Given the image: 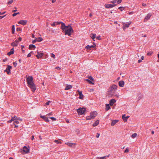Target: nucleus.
Wrapping results in <instances>:
<instances>
[{
  "mask_svg": "<svg viewBox=\"0 0 159 159\" xmlns=\"http://www.w3.org/2000/svg\"><path fill=\"white\" fill-rule=\"evenodd\" d=\"M57 24H61V29L62 30V32H64L65 35H68L70 36L71 34L74 31L71 26L70 25L66 26L62 22H57Z\"/></svg>",
  "mask_w": 159,
  "mask_h": 159,
  "instance_id": "f257e3e1",
  "label": "nucleus"
},
{
  "mask_svg": "<svg viewBox=\"0 0 159 159\" xmlns=\"http://www.w3.org/2000/svg\"><path fill=\"white\" fill-rule=\"evenodd\" d=\"M26 81L28 86L31 88L32 91L34 92L36 90L35 84L33 82V78L32 76H29L26 78Z\"/></svg>",
  "mask_w": 159,
  "mask_h": 159,
  "instance_id": "f03ea898",
  "label": "nucleus"
},
{
  "mask_svg": "<svg viewBox=\"0 0 159 159\" xmlns=\"http://www.w3.org/2000/svg\"><path fill=\"white\" fill-rule=\"evenodd\" d=\"M117 86L115 84L112 85L108 89V92L111 97H114V96L118 98L119 95L118 94H115V92L117 89Z\"/></svg>",
  "mask_w": 159,
  "mask_h": 159,
  "instance_id": "7ed1b4c3",
  "label": "nucleus"
},
{
  "mask_svg": "<svg viewBox=\"0 0 159 159\" xmlns=\"http://www.w3.org/2000/svg\"><path fill=\"white\" fill-rule=\"evenodd\" d=\"M97 115V112L96 111H94L90 113V115L87 117L86 119L87 120H91L94 119Z\"/></svg>",
  "mask_w": 159,
  "mask_h": 159,
  "instance_id": "20e7f679",
  "label": "nucleus"
},
{
  "mask_svg": "<svg viewBox=\"0 0 159 159\" xmlns=\"http://www.w3.org/2000/svg\"><path fill=\"white\" fill-rule=\"evenodd\" d=\"M86 111V109L84 107L79 108L77 109V111L79 115H83L84 114Z\"/></svg>",
  "mask_w": 159,
  "mask_h": 159,
  "instance_id": "39448f33",
  "label": "nucleus"
},
{
  "mask_svg": "<svg viewBox=\"0 0 159 159\" xmlns=\"http://www.w3.org/2000/svg\"><path fill=\"white\" fill-rule=\"evenodd\" d=\"M131 23V21H129L126 23H123V29L124 30L126 28L129 27Z\"/></svg>",
  "mask_w": 159,
  "mask_h": 159,
  "instance_id": "423d86ee",
  "label": "nucleus"
},
{
  "mask_svg": "<svg viewBox=\"0 0 159 159\" xmlns=\"http://www.w3.org/2000/svg\"><path fill=\"white\" fill-rule=\"evenodd\" d=\"M43 53L40 52H39L38 51H37V55H36V57L38 59L41 58L43 56Z\"/></svg>",
  "mask_w": 159,
  "mask_h": 159,
  "instance_id": "0eeeda50",
  "label": "nucleus"
},
{
  "mask_svg": "<svg viewBox=\"0 0 159 159\" xmlns=\"http://www.w3.org/2000/svg\"><path fill=\"white\" fill-rule=\"evenodd\" d=\"M116 5V4H106L105 5V7L107 8H112Z\"/></svg>",
  "mask_w": 159,
  "mask_h": 159,
  "instance_id": "6e6552de",
  "label": "nucleus"
},
{
  "mask_svg": "<svg viewBox=\"0 0 159 159\" xmlns=\"http://www.w3.org/2000/svg\"><path fill=\"white\" fill-rule=\"evenodd\" d=\"M30 151V148L26 146H24L23 148V151L25 153L29 152Z\"/></svg>",
  "mask_w": 159,
  "mask_h": 159,
  "instance_id": "1a4fd4ad",
  "label": "nucleus"
},
{
  "mask_svg": "<svg viewBox=\"0 0 159 159\" xmlns=\"http://www.w3.org/2000/svg\"><path fill=\"white\" fill-rule=\"evenodd\" d=\"M27 22V21L25 20H21L19 21L18 22V24H20L23 25H25Z\"/></svg>",
  "mask_w": 159,
  "mask_h": 159,
  "instance_id": "9d476101",
  "label": "nucleus"
},
{
  "mask_svg": "<svg viewBox=\"0 0 159 159\" xmlns=\"http://www.w3.org/2000/svg\"><path fill=\"white\" fill-rule=\"evenodd\" d=\"M152 14L150 13H148L147 15L145 16L144 18V21L145 22L147 21L151 16Z\"/></svg>",
  "mask_w": 159,
  "mask_h": 159,
  "instance_id": "9b49d317",
  "label": "nucleus"
},
{
  "mask_svg": "<svg viewBox=\"0 0 159 159\" xmlns=\"http://www.w3.org/2000/svg\"><path fill=\"white\" fill-rule=\"evenodd\" d=\"M65 144L67 145L68 146L70 147H75V145H76V144L75 143L69 142L66 143Z\"/></svg>",
  "mask_w": 159,
  "mask_h": 159,
  "instance_id": "f8f14e48",
  "label": "nucleus"
},
{
  "mask_svg": "<svg viewBox=\"0 0 159 159\" xmlns=\"http://www.w3.org/2000/svg\"><path fill=\"white\" fill-rule=\"evenodd\" d=\"M116 102V100L114 99H112L110 100L109 104L110 106H112L114 103Z\"/></svg>",
  "mask_w": 159,
  "mask_h": 159,
  "instance_id": "ddd939ff",
  "label": "nucleus"
},
{
  "mask_svg": "<svg viewBox=\"0 0 159 159\" xmlns=\"http://www.w3.org/2000/svg\"><path fill=\"white\" fill-rule=\"evenodd\" d=\"M78 91L79 92V98L80 99H83L84 97V96L82 94V91H80L79 90Z\"/></svg>",
  "mask_w": 159,
  "mask_h": 159,
  "instance_id": "4468645a",
  "label": "nucleus"
},
{
  "mask_svg": "<svg viewBox=\"0 0 159 159\" xmlns=\"http://www.w3.org/2000/svg\"><path fill=\"white\" fill-rule=\"evenodd\" d=\"M129 117V116H126L125 114H124L122 116V118L125 122L127 121V119Z\"/></svg>",
  "mask_w": 159,
  "mask_h": 159,
  "instance_id": "2eb2a0df",
  "label": "nucleus"
},
{
  "mask_svg": "<svg viewBox=\"0 0 159 159\" xmlns=\"http://www.w3.org/2000/svg\"><path fill=\"white\" fill-rule=\"evenodd\" d=\"M119 85L121 87H123L124 85V82L123 81H120L118 82Z\"/></svg>",
  "mask_w": 159,
  "mask_h": 159,
  "instance_id": "dca6fc26",
  "label": "nucleus"
},
{
  "mask_svg": "<svg viewBox=\"0 0 159 159\" xmlns=\"http://www.w3.org/2000/svg\"><path fill=\"white\" fill-rule=\"evenodd\" d=\"M95 45H91L90 46L88 45L86 46L85 48L87 49L90 50L91 48H94L95 46Z\"/></svg>",
  "mask_w": 159,
  "mask_h": 159,
  "instance_id": "f3484780",
  "label": "nucleus"
},
{
  "mask_svg": "<svg viewBox=\"0 0 159 159\" xmlns=\"http://www.w3.org/2000/svg\"><path fill=\"white\" fill-rule=\"evenodd\" d=\"M14 48H12L11 49L10 52H8L7 54L9 56H10L11 55L13 54L14 53Z\"/></svg>",
  "mask_w": 159,
  "mask_h": 159,
  "instance_id": "a211bd4d",
  "label": "nucleus"
},
{
  "mask_svg": "<svg viewBox=\"0 0 159 159\" xmlns=\"http://www.w3.org/2000/svg\"><path fill=\"white\" fill-rule=\"evenodd\" d=\"M41 118L44 119V120H45V121L47 122H48L49 121V120L48 119V118L46 117L45 116H41Z\"/></svg>",
  "mask_w": 159,
  "mask_h": 159,
  "instance_id": "6ab92c4d",
  "label": "nucleus"
},
{
  "mask_svg": "<svg viewBox=\"0 0 159 159\" xmlns=\"http://www.w3.org/2000/svg\"><path fill=\"white\" fill-rule=\"evenodd\" d=\"M72 85H67L65 89V90H69V89H71L72 88Z\"/></svg>",
  "mask_w": 159,
  "mask_h": 159,
  "instance_id": "aec40b11",
  "label": "nucleus"
},
{
  "mask_svg": "<svg viewBox=\"0 0 159 159\" xmlns=\"http://www.w3.org/2000/svg\"><path fill=\"white\" fill-rule=\"evenodd\" d=\"M99 120H96L95 122V123L93 124V127L96 126L99 124Z\"/></svg>",
  "mask_w": 159,
  "mask_h": 159,
  "instance_id": "412c9836",
  "label": "nucleus"
},
{
  "mask_svg": "<svg viewBox=\"0 0 159 159\" xmlns=\"http://www.w3.org/2000/svg\"><path fill=\"white\" fill-rule=\"evenodd\" d=\"M118 122V120H113L111 123V126H114L115 125L117 122Z\"/></svg>",
  "mask_w": 159,
  "mask_h": 159,
  "instance_id": "4be33fe9",
  "label": "nucleus"
},
{
  "mask_svg": "<svg viewBox=\"0 0 159 159\" xmlns=\"http://www.w3.org/2000/svg\"><path fill=\"white\" fill-rule=\"evenodd\" d=\"M35 39L36 40V42H40L42 41L43 40V39L41 37L36 38Z\"/></svg>",
  "mask_w": 159,
  "mask_h": 159,
  "instance_id": "5701e85b",
  "label": "nucleus"
},
{
  "mask_svg": "<svg viewBox=\"0 0 159 159\" xmlns=\"http://www.w3.org/2000/svg\"><path fill=\"white\" fill-rule=\"evenodd\" d=\"M110 104H106V111H108L111 108V107L109 106Z\"/></svg>",
  "mask_w": 159,
  "mask_h": 159,
  "instance_id": "b1692460",
  "label": "nucleus"
},
{
  "mask_svg": "<svg viewBox=\"0 0 159 159\" xmlns=\"http://www.w3.org/2000/svg\"><path fill=\"white\" fill-rule=\"evenodd\" d=\"M35 46L33 44H30L29 46V49H30L32 48H34V49H35Z\"/></svg>",
  "mask_w": 159,
  "mask_h": 159,
  "instance_id": "393cba45",
  "label": "nucleus"
},
{
  "mask_svg": "<svg viewBox=\"0 0 159 159\" xmlns=\"http://www.w3.org/2000/svg\"><path fill=\"white\" fill-rule=\"evenodd\" d=\"M86 80L88 82V83L89 84H94V83L92 81V80H90L89 79H86Z\"/></svg>",
  "mask_w": 159,
  "mask_h": 159,
  "instance_id": "a878e982",
  "label": "nucleus"
},
{
  "mask_svg": "<svg viewBox=\"0 0 159 159\" xmlns=\"http://www.w3.org/2000/svg\"><path fill=\"white\" fill-rule=\"evenodd\" d=\"M54 142L57 144H61L62 143L61 140L60 139H58V140H55Z\"/></svg>",
  "mask_w": 159,
  "mask_h": 159,
  "instance_id": "bb28decb",
  "label": "nucleus"
},
{
  "mask_svg": "<svg viewBox=\"0 0 159 159\" xmlns=\"http://www.w3.org/2000/svg\"><path fill=\"white\" fill-rule=\"evenodd\" d=\"M18 45V43L15 42V41L11 43V45L13 47L17 46Z\"/></svg>",
  "mask_w": 159,
  "mask_h": 159,
  "instance_id": "cd10ccee",
  "label": "nucleus"
},
{
  "mask_svg": "<svg viewBox=\"0 0 159 159\" xmlns=\"http://www.w3.org/2000/svg\"><path fill=\"white\" fill-rule=\"evenodd\" d=\"M54 22L53 23L51 24V25L52 26H55L56 25H59V24H57V22Z\"/></svg>",
  "mask_w": 159,
  "mask_h": 159,
  "instance_id": "c85d7f7f",
  "label": "nucleus"
},
{
  "mask_svg": "<svg viewBox=\"0 0 159 159\" xmlns=\"http://www.w3.org/2000/svg\"><path fill=\"white\" fill-rule=\"evenodd\" d=\"M15 31V25H12V33L13 34H14V33Z\"/></svg>",
  "mask_w": 159,
  "mask_h": 159,
  "instance_id": "c756f323",
  "label": "nucleus"
},
{
  "mask_svg": "<svg viewBox=\"0 0 159 159\" xmlns=\"http://www.w3.org/2000/svg\"><path fill=\"white\" fill-rule=\"evenodd\" d=\"M19 123V122L18 120H14L13 121V124L14 125H15L18 124Z\"/></svg>",
  "mask_w": 159,
  "mask_h": 159,
  "instance_id": "7c9ffc66",
  "label": "nucleus"
},
{
  "mask_svg": "<svg viewBox=\"0 0 159 159\" xmlns=\"http://www.w3.org/2000/svg\"><path fill=\"white\" fill-rule=\"evenodd\" d=\"M90 37L91 38L93 39L94 41H95V40L94 39L96 37V34H92L90 36Z\"/></svg>",
  "mask_w": 159,
  "mask_h": 159,
  "instance_id": "2f4dec72",
  "label": "nucleus"
},
{
  "mask_svg": "<svg viewBox=\"0 0 159 159\" xmlns=\"http://www.w3.org/2000/svg\"><path fill=\"white\" fill-rule=\"evenodd\" d=\"M137 135V134L136 133H134L132 135L131 137L133 138H134L136 137Z\"/></svg>",
  "mask_w": 159,
  "mask_h": 159,
  "instance_id": "473e14b6",
  "label": "nucleus"
},
{
  "mask_svg": "<svg viewBox=\"0 0 159 159\" xmlns=\"http://www.w3.org/2000/svg\"><path fill=\"white\" fill-rule=\"evenodd\" d=\"M5 71L8 74H9L11 73L10 70L7 69H6L5 70Z\"/></svg>",
  "mask_w": 159,
  "mask_h": 159,
  "instance_id": "72a5a7b5",
  "label": "nucleus"
},
{
  "mask_svg": "<svg viewBox=\"0 0 159 159\" xmlns=\"http://www.w3.org/2000/svg\"><path fill=\"white\" fill-rule=\"evenodd\" d=\"M106 156H105L103 157H97V159H106Z\"/></svg>",
  "mask_w": 159,
  "mask_h": 159,
  "instance_id": "f704fd0d",
  "label": "nucleus"
},
{
  "mask_svg": "<svg viewBox=\"0 0 159 159\" xmlns=\"http://www.w3.org/2000/svg\"><path fill=\"white\" fill-rule=\"evenodd\" d=\"M20 14V13L19 12H18L17 13H13L12 15V16H15L17 15Z\"/></svg>",
  "mask_w": 159,
  "mask_h": 159,
  "instance_id": "c9c22d12",
  "label": "nucleus"
},
{
  "mask_svg": "<svg viewBox=\"0 0 159 159\" xmlns=\"http://www.w3.org/2000/svg\"><path fill=\"white\" fill-rule=\"evenodd\" d=\"M11 68H12V66H10V65H8L7 67V68L6 69L9 70H10V69H11Z\"/></svg>",
  "mask_w": 159,
  "mask_h": 159,
  "instance_id": "e433bc0d",
  "label": "nucleus"
},
{
  "mask_svg": "<svg viewBox=\"0 0 159 159\" xmlns=\"http://www.w3.org/2000/svg\"><path fill=\"white\" fill-rule=\"evenodd\" d=\"M11 118H13L14 120H17V117L16 116H14L13 117H12Z\"/></svg>",
  "mask_w": 159,
  "mask_h": 159,
  "instance_id": "4c0bfd02",
  "label": "nucleus"
},
{
  "mask_svg": "<svg viewBox=\"0 0 159 159\" xmlns=\"http://www.w3.org/2000/svg\"><path fill=\"white\" fill-rule=\"evenodd\" d=\"M153 52H148L147 53V55L148 56H150L152 54Z\"/></svg>",
  "mask_w": 159,
  "mask_h": 159,
  "instance_id": "58836bf2",
  "label": "nucleus"
},
{
  "mask_svg": "<svg viewBox=\"0 0 159 159\" xmlns=\"http://www.w3.org/2000/svg\"><path fill=\"white\" fill-rule=\"evenodd\" d=\"M51 57H52L54 59L55 58V55L53 53H51Z\"/></svg>",
  "mask_w": 159,
  "mask_h": 159,
  "instance_id": "ea45409f",
  "label": "nucleus"
},
{
  "mask_svg": "<svg viewBox=\"0 0 159 159\" xmlns=\"http://www.w3.org/2000/svg\"><path fill=\"white\" fill-rule=\"evenodd\" d=\"M51 102H52L51 101H49L45 103V105L47 106L49 105L50 103H51Z\"/></svg>",
  "mask_w": 159,
  "mask_h": 159,
  "instance_id": "a19ab883",
  "label": "nucleus"
},
{
  "mask_svg": "<svg viewBox=\"0 0 159 159\" xmlns=\"http://www.w3.org/2000/svg\"><path fill=\"white\" fill-rule=\"evenodd\" d=\"M33 52H30V53H29L28 55H27V57H30L31 56V53H33Z\"/></svg>",
  "mask_w": 159,
  "mask_h": 159,
  "instance_id": "79ce46f5",
  "label": "nucleus"
},
{
  "mask_svg": "<svg viewBox=\"0 0 159 159\" xmlns=\"http://www.w3.org/2000/svg\"><path fill=\"white\" fill-rule=\"evenodd\" d=\"M142 98V95H139L138 97V100H139L141 99Z\"/></svg>",
  "mask_w": 159,
  "mask_h": 159,
  "instance_id": "37998d69",
  "label": "nucleus"
},
{
  "mask_svg": "<svg viewBox=\"0 0 159 159\" xmlns=\"http://www.w3.org/2000/svg\"><path fill=\"white\" fill-rule=\"evenodd\" d=\"M88 79H89V80H91L92 81H93V77L91 76H89Z\"/></svg>",
  "mask_w": 159,
  "mask_h": 159,
  "instance_id": "c03bdc74",
  "label": "nucleus"
},
{
  "mask_svg": "<svg viewBox=\"0 0 159 159\" xmlns=\"http://www.w3.org/2000/svg\"><path fill=\"white\" fill-rule=\"evenodd\" d=\"M117 2V0H113L111 1V3H112L113 4H115Z\"/></svg>",
  "mask_w": 159,
  "mask_h": 159,
  "instance_id": "a18cd8bd",
  "label": "nucleus"
},
{
  "mask_svg": "<svg viewBox=\"0 0 159 159\" xmlns=\"http://www.w3.org/2000/svg\"><path fill=\"white\" fill-rule=\"evenodd\" d=\"M50 119H52L53 120H56V119L54 117H51L50 118Z\"/></svg>",
  "mask_w": 159,
  "mask_h": 159,
  "instance_id": "49530a36",
  "label": "nucleus"
},
{
  "mask_svg": "<svg viewBox=\"0 0 159 159\" xmlns=\"http://www.w3.org/2000/svg\"><path fill=\"white\" fill-rule=\"evenodd\" d=\"M129 152V150L128 148H126V149L125 151V153L128 152Z\"/></svg>",
  "mask_w": 159,
  "mask_h": 159,
  "instance_id": "de8ad7c7",
  "label": "nucleus"
},
{
  "mask_svg": "<svg viewBox=\"0 0 159 159\" xmlns=\"http://www.w3.org/2000/svg\"><path fill=\"white\" fill-rule=\"evenodd\" d=\"M13 64L14 66L16 67L17 65V63L16 62H13Z\"/></svg>",
  "mask_w": 159,
  "mask_h": 159,
  "instance_id": "09e8293b",
  "label": "nucleus"
},
{
  "mask_svg": "<svg viewBox=\"0 0 159 159\" xmlns=\"http://www.w3.org/2000/svg\"><path fill=\"white\" fill-rule=\"evenodd\" d=\"M13 2V0H10V1H9L8 2V4H11Z\"/></svg>",
  "mask_w": 159,
  "mask_h": 159,
  "instance_id": "8fccbe9b",
  "label": "nucleus"
},
{
  "mask_svg": "<svg viewBox=\"0 0 159 159\" xmlns=\"http://www.w3.org/2000/svg\"><path fill=\"white\" fill-rule=\"evenodd\" d=\"M122 1V0H118L117 1V2L118 4H119Z\"/></svg>",
  "mask_w": 159,
  "mask_h": 159,
  "instance_id": "3c124183",
  "label": "nucleus"
},
{
  "mask_svg": "<svg viewBox=\"0 0 159 159\" xmlns=\"http://www.w3.org/2000/svg\"><path fill=\"white\" fill-rule=\"evenodd\" d=\"M14 121V120H13V118H11V120H9L8 121V122L11 123L12 121Z\"/></svg>",
  "mask_w": 159,
  "mask_h": 159,
  "instance_id": "603ef678",
  "label": "nucleus"
},
{
  "mask_svg": "<svg viewBox=\"0 0 159 159\" xmlns=\"http://www.w3.org/2000/svg\"><path fill=\"white\" fill-rule=\"evenodd\" d=\"M134 13V12L133 11H130L128 13V14L129 15H132Z\"/></svg>",
  "mask_w": 159,
  "mask_h": 159,
  "instance_id": "864d4df0",
  "label": "nucleus"
},
{
  "mask_svg": "<svg viewBox=\"0 0 159 159\" xmlns=\"http://www.w3.org/2000/svg\"><path fill=\"white\" fill-rule=\"evenodd\" d=\"M17 11V8L16 7L15 8V9L13 10L12 12H14Z\"/></svg>",
  "mask_w": 159,
  "mask_h": 159,
  "instance_id": "5fc2aeb1",
  "label": "nucleus"
},
{
  "mask_svg": "<svg viewBox=\"0 0 159 159\" xmlns=\"http://www.w3.org/2000/svg\"><path fill=\"white\" fill-rule=\"evenodd\" d=\"M17 120H20V121H22L23 120L22 119L20 118V117H17Z\"/></svg>",
  "mask_w": 159,
  "mask_h": 159,
  "instance_id": "6e6d98bb",
  "label": "nucleus"
},
{
  "mask_svg": "<svg viewBox=\"0 0 159 159\" xmlns=\"http://www.w3.org/2000/svg\"><path fill=\"white\" fill-rule=\"evenodd\" d=\"M100 136V134L98 133H97L96 137L97 138H98Z\"/></svg>",
  "mask_w": 159,
  "mask_h": 159,
  "instance_id": "4d7b16f0",
  "label": "nucleus"
},
{
  "mask_svg": "<svg viewBox=\"0 0 159 159\" xmlns=\"http://www.w3.org/2000/svg\"><path fill=\"white\" fill-rule=\"evenodd\" d=\"M96 39L98 40H100L101 38H100V36H98L96 37Z\"/></svg>",
  "mask_w": 159,
  "mask_h": 159,
  "instance_id": "13d9d810",
  "label": "nucleus"
},
{
  "mask_svg": "<svg viewBox=\"0 0 159 159\" xmlns=\"http://www.w3.org/2000/svg\"><path fill=\"white\" fill-rule=\"evenodd\" d=\"M36 42V39H35V40H33L32 41V43H34Z\"/></svg>",
  "mask_w": 159,
  "mask_h": 159,
  "instance_id": "bf43d9fd",
  "label": "nucleus"
},
{
  "mask_svg": "<svg viewBox=\"0 0 159 159\" xmlns=\"http://www.w3.org/2000/svg\"><path fill=\"white\" fill-rule=\"evenodd\" d=\"M15 42H16V43H19V40H18V39H16V40H15Z\"/></svg>",
  "mask_w": 159,
  "mask_h": 159,
  "instance_id": "052dcab7",
  "label": "nucleus"
},
{
  "mask_svg": "<svg viewBox=\"0 0 159 159\" xmlns=\"http://www.w3.org/2000/svg\"><path fill=\"white\" fill-rule=\"evenodd\" d=\"M18 40H19V41H21L22 40V38L20 37L19 38Z\"/></svg>",
  "mask_w": 159,
  "mask_h": 159,
  "instance_id": "680f3d73",
  "label": "nucleus"
},
{
  "mask_svg": "<svg viewBox=\"0 0 159 159\" xmlns=\"http://www.w3.org/2000/svg\"><path fill=\"white\" fill-rule=\"evenodd\" d=\"M142 61V60L141 59H139L138 60V62L139 63H140Z\"/></svg>",
  "mask_w": 159,
  "mask_h": 159,
  "instance_id": "e2e57ef3",
  "label": "nucleus"
},
{
  "mask_svg": "<svg viewBox=\"0 0 159 159\" xmlns=\"http://www.w3.org/2000/svg\"><path fill=\"white\" fill-rule=\"evenodd\" d=\"M47 115L48 116H50L52 115V112L49 113L47 114Z\"/></svg>",
  "mask_w": 159,
  "mask_h": 159,
  "instance_id": "0e129e2a",
  "label": "nucleus"
},
{
  "mask_svg": "<svg viewBox=\"0 0 159 159\" xmlns=\"http://www.w3.org/2000/svg\"><path fill=\"white\" fill-rule=\"evenodd\" d=\"M55 69L58 70H60V68L59 67H56L55 68Z\"/></svg>",
  "mask_w": 159,
  "mask_h": 159,
  "instance_id": "69168bd1",
  "label": "nucleus"
},
{
  "mask_svg": "<svg viewBox=\"0 0 159 159\" xmlns=\"http://www.w3.org/2000/svg\"><path fill=\"white\" fill-rule=\"evenodd\" d=\"M52 3H54L56 2V0H51Z\"/></svg>",
  "mask_w": 159,
  "mask_h": 159,
  "instance_id": "338daca9",
  "label": "nucleus"
},
{
  "mask_svg": "<svg viewBox=\"0 0 159 159\" xmlns=\"http://www.w3.org/2000/svg\"><path fill=\"white\" fill-rule=\"evenodd\" d=\"M142 6H146V4H145V3H143L142 4Z\"/></svg>",
  "mask_w": 159,
  "mask_h": 159,
  "instance_id": "774afa93",
  "label": "nucleus"
}]
</instances>
